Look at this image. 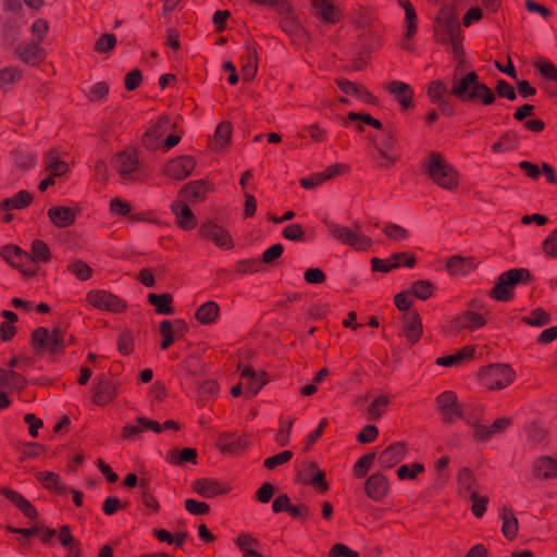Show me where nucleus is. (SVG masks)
I'll return each instance as SVG.
<instances>
[{"mask_svg": "<svg viewBox=\"0 0 557 557\" xmlns=\"http://www.w3.org/2000/svg\"><path fill=\"white\" fill-rule=\"evenodd\" d=\"M449 95L461 102H482L483 104H491L496 98L493 90L479 81L474 71L462 77H455Z\"/></svg>", "mask_w": 557, "mask_h": 557, "instance_id": "nucleus-1", "label": "nucleus"}, {"mask_svg": "<svg viewBox=\"0 0 557 557\" xmlns=\"http://www.w3.org/2000/svg\"><path fill=\"white\" fill-rule=\"evenodd\" d=\"M423 165L429 177L441 187L453 189L457 186L456 170L440 153L432 152Z\"/></svg>", "mask_w": 557, "mask_h": 557, "instance_id": "nucleus-2", "label": "nucleus"}, {"mask_svg": "<svg viewBox=\"0 0 557 557\" xmlns=\"http://www.w3.org/2000/svg\"><path fill=\"white\" fill-rule=\"evenodd\" d=\"M530 272L527 269H511L502 273L492 290L494 297L499 301H507L512 296V289L519 283L530 280Z\"/></svg>", "mask_w": 557, "mask_h": 557, "instance_id": "nucleus-3", "label": "nucleus"}, {"mask_svg": "<svg viewBox=\"0 0 557 557\" xmlns=\"http://www.w3.org/2000/svg\"><path fill=\"white\" fill-rule=\"evenodd\" d=\"M326 224L331 231V234L343 244H346L357 250H367L372 246V239L362 234L359 230V226H356V230H351L335 223Z\"/></svg>", "mask_w": 557, "mask_h": 557, "instance_id": "nucleus-4", "label": "nucleus"}, {"mask_svg": "<svg viewBox=\"0 0 557 557\" xmlns=\"http://www.w3.org/2000/svg\"><path fill=\"white\" fill-rule=\"evenodd\" d=\"M436 26L434 34L436 40L441 44H448V39L460 34V25L458 17L454 14L453 9L446 7L441 10L440 15L435 20Z\"/></svg>", "mask_w": 557, "mask_h": 557, "instance_id": "nucleus-5", "label": "nucleus"}, {"mask_svg": "<svg viewBox=\"0 0 557 557\" xmlns=\"http://www.w3.org/2000/svg\"><path fill=\"white\" fill-rule=\"evenodd\" d=\"M436 403L445 422L450 423L455 418H460L468 424L470 417L458 403V397L455 393L450 391L443 392L437 396Z\"/></svg>", "mask_w": 557, "mask_h": 557, "instance_id": "nucleus-6", "label": "nucleus"}, {"mask_svg": "<svg viewBox=\"0 0 557 557\" xmlns=\"http://www.w3.org/2000/svg\"><path fill=\"white\" fill-rule=\"evenodd\" d=\"M382 160H379L380 166L393 164L398 159V138L393 129H383L381 137L374 144Z\"/></svg>", "mask_w": 557, "mask_h": 557, "instance_id": "nucleus-7", "label": "nucleus"}, {"mask_svg": "<svg viewBox=\"0 0 557 557\" xmlns=\"http://www.w3.org/2000/svg\"><path fill=\"white\" fill-rule=\"evenodd\" d=\"M34 348L39 352L48 350L51 354H57L64 346V336L59 330L49 332L47 329L39 327L33 333Z\"/></svg>", "mask_w": 557, "mask_h": 557, "instance_id": "nucleus-8", "label": "nucleus"}, {"mask_svg": "<svg viewBox=\"0 0 557 557\" xmlns=\"http://www.w3.org/2000/svg\"><path fill=\"white\" fill-rule=\"evenodd\" d=\"M513 370L508 364H491L483 373L482 381L488 388H504L512 383Z\"/></svg>", "mask_w": 557, "mask_h": 557, "instance_id": "nucleus-9", "label": "nucleus"}, {"mask_svg": "<svg viewBox=\"0 0 557 557\" xmlns=\"http://www.w3.org/2000/svg\"><path fill=\"white\" fill-rule=\"evenodd\" d=\"M511 423L509 418H499L492 425L483 423L481 418H469L468 425L472 428L473 435L476 440L486 441L505 431Z\"/></svg>", "mask_w": 557, "mask_h": 557, "instance_id": "nucleus-10", "label": "nucleus"}, {"mask_svg": "<svg viewBox=\"0 0 557 557\" xmlns=\"http://www.w3.org/2000/svg\"><path fill=\"white\" fill-rule=\"evenodd\" d=\"M313 14L320 21L327 24H336L341 21L343 11L335 0H311Z\"/></svg>", "mask_w": 557, "mask_h": 557, "instance_id": "nucleus-11", "label": "nucleus"}, {"mask_svg": "<svg viewBox=\"0 0 557 557\" xmlns=\"http://www.w3.org/2000/svg\"><path fill=\"white\" fill-rule=\"evenodd\" d=\"M113 168L120 173L124 181H135L138 169V159L135 153L129 151H121L112 159Z\"/></svg>", "mask_w": 557, "mask_h": 557, "instance_id": "nucleus-12", "label": "nucleus"}, {"mask_svg": "<svg viewBox=\"0 0 557 557\" xmlns=\"http://www.w3.org/2000/svg\"><path fill=\"white\" fill-rule=\"evenodd\" d=\"M87 301L97 309L112 312L121 311L125 307L120 298L106 290H90L87 294Z\"/></svg>", "mask_w": 557, "mask_h": 557, "instance_id": "nucleus-13", "label": "nucleus"}, {"mask_svg": "<svg viewBox=\"0 0 557 557\" xmlns=\"http://www.w3.org/2000/svg\"><path fill=\"white\" fill-rule=\"evenodd\" d=\"M195 164L196 163L193 158L182 156L169 161L164 165V173L173 180L182 181L191 174Z\"/></svg>", "mask_w": 557, "mask_h": 557, "instance_id": "nucleus-14", "label": "nucleus"}, {"mask_svg": "<svg viewBox=\"0 0 557 557\" xmlns=\"http://www.w3.org/2000/svg\"><path fill=\"white\" fill-rule=\"evenodd\" d=\"M337 85L345 95L350 97V99L341 98V102L357 101L371 103L377 100L370 91L364 89L362 86H359L347 79H338Z\"/></svg>", "mask_w": 557, "mask_h": 557, "instance_id": "nucleus-15", "label": "nucleus"}, {"mask_svg": "<svg viewBox=\"0 0 557 557\" xmlns=\"http://www.w3.org/2000/svg\"><path fill=\"white\" fill-rule=\"evenodd\" d=\"M202 237L212 240L218 247L231 249L233 247L232 238L227 231L214 223H206L200 227Z\"/></svg>", "mask_w": 557, "mask_h": 557, "instance_id": "nucleus-16", "label": "nucleus"}, {"mask_svg": "<svg viewBox=\"0 0 557 557\" xmlns=\"http://www.w3.org/2000/svg\"><path fill=\"white\" fill-rule=\"evenodd\" d=\"M50 259V249L46 243L39 239H35L32 243V255H29V261H25L26 268L23 269L25 275L32 276L36 273V262H47Z\"/></svg>", "mask_w": 557, "mask_h": 557, "instance_id": "nucleus-17", "label": "nucleus"}, {"mask_svg": "<svg viewBox=\"0 0 557 557\" xmlns=\"http://www.w3.org/2000/svg\"><path fill=\"white\" fill-rule=\"evenodd\" d=\"M117 391L114 383L109 381L106 376L97 379V385L95 387L94 403L99 406H104L110 403L116 396Z\"/></svg>", "mask_w": 557, "mask_h": 557, "instance_id": "nucleus-18", "label": "nucleus"}, {"mask_svg": "<svg viewBox=\"0 0 557 557\" xmlns=\"http://www.w3.org/2000/svg\"><path fill=\"white\" fill-rule=\"evenodd\" d=\"M388 491V482L381 473L372 474L366 482V493L373 500L382 499Z\"/></svg>", "mask_w": 557, "mask_h": 557, "instance_id": "nucleus-19", "label": "nucleus"}, {"mask_svg": "<svg viewBox=\"0 0 557 557\" xmlns=\"http://www.w3.org/2000/svg\"><path fill=\"white\" fill-rule=\"evenodd\" d=\"M404 333L411 343H417L422 334V323L419 314L409 311L404 314Z\"/></svg>", "mask_w": 557, "mask_h": 557, "instance_id": "nucleus-20", "label": "nucleus"}, {"mask_svg": "<svg viewBox=\"0 0 557 557\" xmlns=\"http://www.w3.org/2000/svg\"><path fill=\"white\" fill-rule=\"evenodd\" d=\"M50 221L57 227H66L75 221V211L70 207H51L47 212Z\"/></svg>", "mask_w": 557, "mask_h": 557, "instance_id": "nucleus-21", "label": "nucleus"}, {"mask_svg": "<svg viewBox=\"0 0 557 557\" xmlns=\"http://www.w3.org/2000/svg\"><path fill=\"white\" fill-rule=\"evenodd\" d=\"M168 120H164L146 132L143 138V143L146 148L154 150L163 144V137L168 127Z\"/></svg>", "mask_w": 557, "mask_h": 557, "instance_id": "nucleus-22", "label": "nucleus"}, {"mask_svg": "<svg viewBox=\"0 0 557 557\" xmlns=\"http://www.w3.org/2000/svg\"><path fill=\"white\" fill-rule=\"evenodd\" d=\"M173 214L176 216L178 225L184 230H191L196 225L195 215L190 208L184 202L176 201L171 206Z\"/></svg>", "mask_w": 557, "mask_h": 557, "instance_id": "nucleus-23", "label": "nucleus"}, {"mask_svg": "<svg viewBox=\"0 0 557 557\" xmlns=\"http://www.w3.org/2000/svg\"><path fill=\"white\" fill-rule=\"evenodd\" d=\"M405 446L403 443H395L387 447L380 456L379 463L385 468H392L403 460Z\"/></svg>", "mask_w": 557, "mask_h": 557, "instance_id": "nucleus-24", "label": "nucleus"}, {"mask_svg": "<svg viewBox=\"0 0 557 557\" xmlns=\"http://www.w3.org/2000/svg\"><path fill=\"white\" fill-rule=\"evenodd\" d=\"M533 473L541 479H554L557 476V461L550 457H541L535 460Z\"/></svg>", "mask_w": 557, "mask_h": 557, "instance_id": "nucleus-25", "label": "nucleus"}, {"mask_svg": "<svg viewBox=\"0 0 557 557\" xmlns=\"http://www.w3.org/2000/svg\"><path fill=\"white\" fill-rule=\"evenodd\" d=\"M45 168L52 177L61 176L69 170L67 163L60 159L57 150H50L45 154Z\"/></svg>", "mask_w": 557, "mask_h": 557, "instance_id": "nucleus-26", "label": "nucleus"}, {"mask_svg": "<svg viewBox=\"0 0 557 557\" xmlns=\"http://www.w3.org/2000/svg\"><path fill=\"white\" fill-rule=\"evenodd\" d=\"M471 257L454 256L447 262V270L454 275H465L476 267Z\"/></svg>", "mask_w": 557, "mask_h": 557, "instance_id": "nucleus-27", "label": "nucleus"}, {"mask_svg": "<svg viewBox=\"0 0 557 557\" xmlns=\"http://www.w3.org/2000/svg\"><path fill=\"white\" fill-rule=\"evenodd\" d=\"M1 256L13 267L21 268L22 272L23 269L26 268L25 261H29V253L15 246L3 247L1 249Z\"/></svg>", "mask_w": 557, "mask_h": 557, "instance_id": "nucleus-28", "label": "nucleus"}, {"mask_svg": "<svg viewBox=\"0 0 557 557\" xmlns=\"http://www.w3.org/2000/svg\"><path fill=\"white\" fill-rule=\"evenodd\" d=\"M1 493L29 519H34L37 516L35 507L17 492L2 488Z\"/></svg>", "mask_w": 557, "mask_h": 557, "instance_id": "nucleus-29", "label": "nucleus"}, {"mask_svg": "<svg viewBox=\"0 0 557 557\" xmlns=\"http://www.w3.org/2000/svg\"><path fill=\"white\" fill-rule=\"evenodd\" d=\"M281 28L288 34L294 40L299 42L309 38L308 32L300 25V23L293 16H285L281 21Z\"/></svg>", "mask_w": 557, "mask_h": 557, "instance_id": "nucleus-30", "label": "nucleus"}, {"mask_svg": "<svg viewBox=\"0 0 557 557\" xmlns=\"http://www.w3.org/2000/svg\"><path fill=\"white\" fill-rule=\"evenodd\" d=\"M233 127L230 122H222L216 126L212 149L222 152L228 145L232 136Z\"/></svg>", "mask_w": 557, "mask_h": 557, "instance_id": "nucleus-31", "label": "nucleus"}, {"mask_svg": "<svg viewBox=\"0 0 557 557\" xmlns=\"http://www.w3.org/2000/svg\"><path fill=\"white\" fill-rule=\"evenodd\" d=\"M17 55L26 63H34L44 58V49L39 42H28L16 48Z\"/></svg>", "mask_w": 557, "mask_h": 557, "instance_id": "nucleus-32", "label": "nucleus"}, {"mask_svg": "<svg viewBox=\"0 0 557 557\" xmlns=\"http://www.w3.org/2000/svg\"><path fill=\"white\" fill-rule=\"evenodd\" d=\"M499 519L502 520V532L508 540H512L519 529L517 518L513 516L510 509L502 508L499 511Z\"/></svg>", "mask_w": 557, "mask_h": 557, "instance_id": "nucleus-33", "label": "nucleus"}, {"mask_svg": "<svg viewBox=\"0 0 557 557\" xmlns=\"http://www.w3.org/2000/svg\"><path fill=\"white\" fill-rule=\"evenodd\" d=\"M263 372H257L251 368H245L242 372V377L247 381V387L256 395L267 384V379Z\"/></svg>", "mask_w": 557, "mask_h": 557, "instance_id": "nucleus-34", "label": "nucleus"}, {"mask_svg": "<svg viewBox=\"0 0 557 557\" xmlns=\"http://www.w3.org/2000/svg\"><path fill=\"white\" fill-rule=\"evenodd\" d=\"M387 88L391 94L399 97V104H411L413 100V90L408 84L394 81Z\"/></svg>", "mask_w": 557, "mask_h": 557, "instance_id": "nucleus-35", "label": "nucleus"}, {"mask_svg": "<svg viewBox=\"0 0 557 557\" xmlns=\"http://www.w3.org/2000/svg\"><path fill=\"white\" fill-rule=\"evenodd\" d=\"M406 257L404 252H397L392 255L388 259L382 260L379 258H373L371 260L372 270L379 272H388L393 269H396L400 265L403 258Z\"/></svg>", "mask_w": 557, "mask_h": 557, "instance_id": "nucleus-36", "label": "nucleus"}, {"mask_svg": "<svg viewBox=\"0 0 557 557\" xmlns=\"http://www.w3.org/2000/svg\"><path fill=\"white\" fill-rule=\"evenodd\" d=\"M194 490L202 497H213L223 493L221 485L213 480H197L194 484Z\"/></svg>", "mask_w": 557, "mask_h": 557, "instance_id": "nucleus-37", "label": "nucleus"}, {"mask_svg": "<svg viewBox=\"0 0 557 557\" xmlns=\"http://www.w3.org/2000/svg\"><path fill=\"white\" fill-rule=\"evenodd\" d=\"M485 324V320L482 315L467 311L456 320V326L459 329H468L474 331Z\"/></svg>", "mask_w": 557, "mask_h": 557, "instance_id": "nucleus-38", "label": "nucleus"}, {"mask_svg": "<svg viewBox=\"0 0 557 557\" xmlns=\"http://www.w3.org/2000/svg\"><path fill=\"white\" fill-rule=\"evenodd\" d=\"M389 403L387 395L376 396L366 408L367 417L369 420H377L384 412Z\"/></svg>", "mask_w": 557, "mask_h": 557, "instance_id": "nucleus-39", "label": "nucleus"}, {"mask_svg": "<svg viewBox=\"0 0 557 557\" xmlns=\"http://www.w3.org/2000/svg\"><path fill=\"white\" fill-rule=\"evenodd\" d=\"M182 193L188 200L199 201L205 198L207 186L203 181L190 182L183 187Z\"/></svg>", "mask_w": 557, "mask_h": 557, "instance_id": "nucleus-40", "label": "nucleus"}, {"mask_svg": "<svg viewBox=\"0 0 557 557\" xmlns=\"http://www.w3.org/2000/svg\"><path fill=\"white\" fill-rule=\"evenodd\" d=\"M218 445L226 453H236L246 446L239 437L231 433L220 434Z\"/></svg>", "mask_w": 557, "mask_h": 557, "instance_id": "nucleus-41", "label": "nucleus"}, {"mask_svg": "<svg viewBox=\"0 0 557 557\" xmlns=\"http://www.w3.org/2000/svg\"><path fill=\"white\" fill-rule=\"evenodd\" d=\"M32 199L33 197L28 191L21 190L14 197L3 199L1 202V208L3 210L22 209L28 206Z\"/></svg>", "mask_w": 557, "mask_h": 557, "instance_id": "nucleus-42", "label": "nucleus"}, {"mask_svg": "<svg viewBox=\"0 0 557 557\" xmlns=\"http://www.w3.org/2000/svg\"><path fill=\"white\" fill-rule=\"evenodd\" d=\"M219 313V306L214 301H208L203 305H201L197 312L196 318L199 322L203 324L212 323Z\"/></svg>", "mask_w": 557, "mask_h": 557, "instance_id": "nucleus-43", "label": "nucleus"}, {"mask_svg": "<svg viewBox=\"0 0 557 557\" xmlns=\"http://www.w3.org/2000/svg\"><path fill=\"white\" fill-rule=\"evenodd\" d=\"M149 302L154 306L156 311L160 314H171L173 313V308L170 306L172 302V296L170 294H149L148 295Z\"/></svg>", "mask_w": 557, "mask_h": 557, "instance_id": "nucleus-44", "label": "nucleus"}, {"mask_svg": "<svg viewBox=\"0 0 557 557\" xmlns=\"http://www.w3.org/2000/svg\"><path fill=\"white\" fill-rule=\"evenodd\" d=\"M25 380L12 370H4L0 368V388L11 387L15 389L23 388Z\"/></svg>", "mask_w": 557, "mask_h": 557, "instance_id": "nucleus-45", "label": "nucleus"}, {"mask_svg": "<svg viewBox=\"0 0 557 557\" xmlns=\"http://www.w3.org/2000/svg\"><path fill=\"white\" fill-rule=\"evenodd\" d=\"M37 479L48 490H51L58 494L65 492V487L61 483L60 476L54 472H39L37 473Z\"/></svg>", "mask_w": 557, "mask_h": 557, "instance_id": "nucleus-46", "label": "nucleus"}, {"mask_svg": "<svg viewBox=\"0 0 557 557\" xmlns=\"http://www.w3.org/2000/svg\"><path fill=\"white\" fill-rule=\"evenodd\" d=\"M462 497L472 503L471 510L476 518L484 515L488 502L486 496H481L476 491H470V494H463Z\"/></svg>", "mask_w": 557, "mask_h": 557, "instance_id": "nucleus-47", "label": "nucleus"}, {"mask_svg": "<svg viewBox=\"0 0 557 557\" xmlns=\"http://www.w3.org/2000/svg\"><path fill=\"white\" fill-rule=\"evenodd\" d=\"M197 458V451L193 448L173 449L168 454L166 459L173 465H181L185 461L195 462Z\"/></svg>", "mask_w": 557, "mask_h": 557, "instance_id": "nucleus-48", "label": "nucleus"}, {"mask_svg": "<svg viewBox=\"0 0 557 557\" xmlns=\"http://www.w3.org/2000/svg\"><path fill=\"white\" fill-rule=\"evenodd\" d=\"M472 354H473V348L466 347L456 354L438 358L436 363L440 366H444V367H450L453 364L461 362L462 360H465L467 358H470L472 356Z\"/></svg>", "mask_w": 557, "mask_h": 557, "instance_id": "nucleus-49", "label": "nucleus"}, {"mask_svg": "<svg viewBox=\"0 0 557 557\" xmlns=\"http://www.w3.org/2000/svg\"><path fill=\"white\" fill-rule=\"evenodd\" d=\"M382 232L392 240L400 242L408 238V231L394 223H386L382 226Z\"/></svg>", "mask_w": 557, "mask_h": 557, "instance_id": "nucleus-50", "label": "nucleus"}, {"mask_svg": "<svg viewBox=\"0 0 557 557\" xmlns=\"http://www.w3.org/2000/svg\"><path fill=\"white\" fill-rule=\"evenodd\" d=\"M361 123L372 125L373 127L379 129L382 127L381 122L379 120L373 119L370 114L356 112L349 113L348 121L346 122V124H354L360 128Z\"/></svg>", "mask_w": 557, "mask_h": 557, "instance_id": "nucleus-51", "label": "nucleus"}, {"mask_svg": "<svg viewBox=\"0 0 557 557\" xmlns=\"http://www.w3.org/2000/svg\"><path fill=\"white\" fill-rule=\"evenodd\" d=\"M446 94H448V89L443 82L436 79L430 83L428 87V96L431 102H437L441 100L446 101L443 99V96Z\"/></svg>", "mask_w": 557, "mask_h": 557, "instance_id": "nucleus-52", "label": "nucleus"}, {"mask_svg": "<svg viewBox=\"0 0 557 557\" xmlns=\"http://www.w3.org/2000/svg\"><path fill=\"white\" fill-rule=\"evenodd\" d=\"M523 321L532 326H544L550 321L549 314L541 308L533 310Z\"/></svg>", "mask_w": 557, "mask_h": 557, "instance_id": "nucleus-53", "label": "nucleus"}, {"mask_svg": "<svg viewBox=\"0 0 557 557\" xmlns=\"http://www.w3.org/2000/svg\"><path fill=\"white\" fill-rule=\"evenodd\" d=\"M116 46V37L113 34H103L95 44V51L99 53H108Z\"/></svg>", "mask_w": 557, "mask_h": 557, "instance_id": "nucleus-54", "label": "nucleus"}, {"mask_svg": "<svg viewBox=\"0 0 557 557\" xmlns=\"http://www.w3.org/2000/svg\"><path fill=\"white\" fill-rule=\"evenodd\" d=\"M108 94L109 85L104 82H99L89 89L88 99L91 102L104 101Z\"/></svg>", "mask_w": 557, "mask_h": 557, "instance_id": "nucleus-55", "label": "nucleus"}, {"mask_svg": "<svg viewBox=\"0 0 557 557\" xmlns=\"http://www.w3.org/2000/svg\"><path fill=\"white\" fill-rule=\"evenodd\" d=\"M257 73V49L252 48V57H248L247 62L242 67L244 81H250Z\"/></svg>", "mask_w": 557, "mask_h": 557, "instance_id": "nucleus-56", "label": "nucleus"}, {"mask_svg": "<svg viewBox=\"0 0 557 557\" xmlns=\"http://www.w3.org/2000/svg\"><path fill=\"white\" fill-rule=\"evenodd\" d=\"M69 270L77 278L85 281L91 275V269L82 260H76L69 265Z\"/></svg>", "mask_w": 557, "mask_h": 557, "instance_id": "nucleus-57", "label": "nucleus"}, {"mask_svg": "<svg viewBox=\"0 0 557 557\" xmlns=\"http://www.w3.org/2000/svg\"><path fill=\"white\" fill-rule=\"evenodd\" d=\"M458 482L461 487V495L463 494H470V491H474L472 488V484L474 482L472 478V473L469 469L462 468L458 473Z\"/></svg>", "mask_w": 557, "mask_h": 557, "instance_id": "nucleus-58", "label": "nucleus"}, {"mask_svg": "<svg viewBox=\"0 0 557 557\" xmlns=\"http://www.w3.org/2000/svg\"><path fill=\"white\" fill-rule=\"evenodd\" d=\"M433 290V287L430 282L428 281H418L413 283L411 293L420 298V299H426L431 296Z\"/></svg>", "mask_w": 557, "mask_h": 557, "instance_id": "nucleus-59", "label": "nucleus"}, {"mask_svg": "<svg viewBox=\"0 0 557 557\" xmlns=\"http://www.w3.org/2000/svg\"><path fill=\"white\" fill-rule=\"evenodd\" d=\"M496 92L499 97L513 101L517 98L515 88L504 79H499L496 85Z\"/></svg>", "mask_w": 557, "mask_h": 557, "instance_id": "nucleus-60", "label": "nucleus"}, {"mask_svg": "<svg viewBox=\"0 0 557 557\" xmlns=\"http://www.w3.org/2000/svg\"><path fill=\"white\" fill-rule=\"evenodd\" d=\"M424 470V467L421 463H413L411 466L404 465L397 470L398 478L404 479H414L416 475Z\"/></svg>", "mask_w": 557, "mask_h": 557, "instance_id": "nucleus-61", "label": "nucleus"}, {"mask_svg": "<svg viewBox=\"0 0 557 557\" xmlns=\"http://www.w3.org/2000/svg\"><path fill=\"white\" fill-rule=\"evenodd\" d=\"M3 40L7 45H13L20 37V30L15 23L8 22L3 26Z\"/></svg>", "mask_w": 557, "mask_h": 557, "instance_id": "nucleus-62", "label": "nucleus"}, {"mask_svg": "<svg viewBox=\"0 0 557 557\" xmlns=\"http://www.w3.org/2000/svg\"><path fill=\"white\" fill-rule=\"evenodd\" d=\"M160 332L162 334L163 341L161 343V348L166 349L174 342V335L172 332V324L170 321L165 320L160 324Z\"/></svg>", "mask_w": 557, "mask_h": 557, "instance_id": "nucleus-63", "label": "nucleus"}, {"mask_svg": "<svg viewBox=\"0 0 557 557\" xmlns=\"http://www.w3.org/2000/svg\"><path fill=\"white\" fill-rule=\"evenodd\" d=\"M543 249L546 255L557 257V228L552 231L543 243Z\"/></svg>", "mask_w": 557, "mask_h": 557, "instance_id": "nucleus-64", "label": "nucleus"}]
</instances>
